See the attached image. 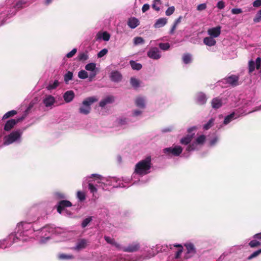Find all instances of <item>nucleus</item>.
<instances>
[{"instance_id":"obj_1","label":"nucleus","mask_w":261,"mask_h":261,"mask_svg":"<svg viewBox=\"0 0 261 261\" xmlns=\"http://www.w3.org/2000/svg\"><path fill=\"white\" fill-rule=\"evenodd\" d=\"M193 135L188 134L180 139V143L182 145H187L182 153L183 148L178 145L164 148V152L168 155L178 156L181 154V157L184 158L190 157V152L201 149L206 141V136L203 134L198 133L193 140Z\"/></svg>"},{"instance_id":"obj_2","label":"nucleus","mask_w":261,"mask_h":261,"mask_svg":"<svg viewBox=\"0 0 261 261\" xmlns=\"http://www.w3.org/2000/svg\"><path fill=\"white\" fill-rule=\"evenodd\" d=\"M33 231L32 225L28 222L18 223L15 232L10 233L6 239L0 240V248H7L14 243L27 241Z\"/></svg>"},{"instance_id":"obj_3","label":"nucleus","mask_w":261,"mask_h":261,"mask_svg":"<svg viewBox=\"0 0 261 261\" xmlns=\"http://www.w3.org/2000/svg\"><path fill=\"white\" fill-rule=\"evenodd\" d=\"M151 161V157L147 156L136 164L134 171L131 177V180L133 181L132 184H136L138 182L141 184L145 182L140 178L150 172Z\"/></svg>"},{"instance_id":"obj_4","label":"nucleus","mask_w":261,"mask_h":261,"mask_svg":"<svg viewBox=\"0 0 261 261\" xmlns=\"http://www.w3.org/2000/svg\"><path fill=\"white\" fill-rule=\"evenodd\" d=\"M34 229L32 233L29 236L28 239L33 237V233H35V235L40 238L39 242L41 244L46 243L53 235H59L61 234L62 229L60 228H56L51 225H46L41 229H36L34 224L33 225L29 223Z\"/></svg>"},{"instance_id":"obj_5","label":"nucleus","mask_w":261,"mask_h":261,"mask_svg":"<svg viewBox=\"0 0 261 261\" xmlns=\"http://www.w3.org/2000/svg\"><path fill=\"white\" fill-rule=\"evenodd\" d=\"M27 2V0H6L7 14H4L3 12H0L1 24L5 23L7 18L14 15L18 10L24 7Z\"/></svg>"},{"instance_id":"obj_6","label":"nucleus","mask_w":261,"mask_h":261,"mask_svg":"<svg viewBox=\"0 0 261 261\" xmlns=\"http://www.w3.org/2000/svg\"><path fill=\"white\" fill-rule=\"evenodd\" d=\"M89 177H94L96 186L101 187L102 189H106L107 186L114 188H125L126 186L123 183H120V179L116 177L105 178L98 174H92Z\"/></svg>"},{"instance_id":"obj_7","label":"nucleus","mask_w":261,"mask_h":261,"mask_svg":"<svg viewBox=\"0 0 261 261\" xmlns=\"http://www.w3.org/2000/svg\"><path fill=\"white\" fill-rule=\"evenodd\" d=\"M98 100L95 96L88 97L85 98L80 106L79 112L83 115H88L91 110V105Z\"/></svg>"},{"instance_id":"obj_8","label":"nucleus","mask_w":261,"mask_h":261,"mask_svg":"<svg viewBox=\"0 0 261 261\" xmlns=\"http://www.w3.org/2000/svg\"><path fill=\"white\" fill-rule=\"evenodd\" d=\"M153 247L151 248L152 251H148V254L146 256L143 255H127L125 257H119L117 259V261H143L144 259L150 258L153 257L158 252V251H154Z\"/></svg>"},{"instance_id":"obj_9","label":"nucleus","mask_w":261,"mask_h":261,"mask_svg":"<svg viewBox=\"0 0 261 261\" xmlns=\"http://www.w3.org/2000/svg\"><path fill=\"white\" fill-rule=\"evenodd\" d=\"M23 130L17 129L13 131L9 135L6 136L4 139V144L9 145L14 143H20L21 141V136Z\"/></svg>"},{"instance_id":"obj_10","label":"nucleus","mask_w":261,"mask_h":261,"mask_svg":"<svg viewBox=\"0 0 261 261\" xmlns=\"http://www.w3.org/2000/svg\"><path fill=\"white\" fill-rule=\"evenodd\" d=\"M246 114L240 109H236L232 111L230 113L225 115L224 117V120L222 125H227L233 120L245 115Z\"/></svg>"},{"instance_id":"obj_11","label":"nucleus","mask_w":261,"mask_h":261,"mask_svg":"<svg viewBox=\"0 0 261 261\" xmlns=\"http://www.w3.org/2000/svg\"><path fill=\"white\" fill-rule=\"evenodd\" d=\"M239 77L236 75H229L217 82V85L226 87L228 85L236 86L238 85Z\"/></svg>"},{"instance_id":"obj_12","label":"nucleus","mask_w":261,"mask_h":261,"mask_svg":"<svg viewBox=\"0 0 261 261\" xmlns=\"http://www.w3.org/2000/svg\"><path fill=\"white\" fill-rule=\"evenodd\" d=\"M85 68L86 70L90 71L89 81H92L98 72V69L96 67V64L94 63H88L85 66Z\"/></svg>"},{"instance_id":"obj_13","label":"nucleus","mask_w":261,"mask_h":261,"mask_svg":"<svg viewBox=\"0 0 261 261\" xmlns=\"http://www.w3.org/2000/svg\"><path fill=\"white\" fill-rule=\"evenodd\" d=\"M90 176H88L85 178V180L84 182L87 181L88 183V189L90 191V193L92 194L93 195V199L95 200L97 199L99 197V195H98L97 191V189L96 188V187L92 183V180H90L89 179L92 178V177H89Z\"/></svg>"},{"instance_id":"obj_14","label":"nucleus","mask_w":261,"mask_h":261,"mask_svg":"<svg viewBox=\"0 0 261 261\" xmlns=\"http://www.w3.org/2000/svg\"><path fill=\"white\" fill-rule=\"evenodd\" d=\"M147 56L153 60H159L161 58V51L155 47H151L147 53Z\"/></svg>"},{"instance_id":"obj_15","label":"nucleus","mask_w":261,"mask_h":261,"mask_svg":"<svg viewBox=\"0 0 261 261\" xmlns=\"http://www.w3.org/2000/svg\"><path fill=\"white\" fill-rule=\"evenodd\" d=\"M134 103L137 107L144 110L146 106V98L141 95L138 96L136 97Z\"/></svg>"},{"instance_id":"obj_16","label":"nucleus","mask_w":261,"mask_h":261,"mask_svg":"<svg viewBox=\"0 0 261 261\" xmlns=\"http://www.w3.org/2000/svg\"><path fill=\"white\" fill-rule=\"evenodd\" d=\"M24 118V117L22 116L17 119H12L7 121L5 125L4 129L6 131L10 130L14 126L16 123L22 121Z\"/></svg>"},{"instance_id":"obj_17","label":"nucleus","mask_w":261,"mask_h":261,"mask_svg":"<svg viewBox=\"0 0 261 261\" xmlns=\"http://www.w3.org/2000/svg\"><path fill=\"white\" fill-rule=\"evenodd\" d=\"M140 247V244L137 242H134L129 244L127 246H125L124 252H134L138 251Z\"/></svg>"},{"instance_id":"obj_18","label":"nucleus","mask_w":261,"mask_h":261,"mask_svg":"<svg viewBox=\"0 0 261 261\" xmlns=\"http://www.w3.org/2000/svg\"><path fill=\"white\" fill-rule=\"evenodd\" d=\"M55 102V98L51 95H45L43 99V103L47 108L52 107Z\"/></svg>"},{"instance_id":"obj_19","label":"nucleus","mask_w":261,"mask_h":261,"mask_svg":"<svg viewBox=\"0 0 261 261\" xmlns=\"http://www.w3.org/2000/svg\"><path fill=\"white\" fill-rule=\"evenodd\" d=\"M71 203L68 200L60 201L57 206V211L59 213L61 214L64 208L67 207L71 206Z\"/></svg>"},{"instance_id":"obj_20","label":"nucleus","mask_w":261,"mask_h":261,"mask_svg":"<svg viewBox=\"0 0 261 261\" xmlns=\"http://www.w3.org/2000/svg\"><path fill=\"white\" fill-rule=\"evenodd\" d=\"M196 102L200 105L205 104L207 101L206 95L203 92L197 93L196 95Z\"/></svg>"},{"instance_id":"obj_21","label":"nucleus","mask_w":261,"mask_h":261,"mask_svg":"<svg viewBox=\"0 0 261 261\" xmlns=\"http://www.w3.org/2000/svg\"><path fill=\"white\" fill-rule=\"evenodd\" d=\"M224 103L222 98L220 97L214 98L211 101L212 107L214 109L220 108Z\"/></svg>"},{"instance_id":"obj_22","label":"nucleus","mask_w":261,"mask_h":261,"mask_svg":"<svg viewBox=\"0 0 261 261\" xmlns=\"http://www.w3.org/2000/svg\"><path fill=\"white\" fill-rule=\"evenodd\" d=\"M172 247L178 248V250L175 252L174 258L178 259L180 257L182 252H183V247L181 244H175L174 245H169L167 247L172 249Z\"/></svg>"},{"instance_id":"obj_23","label":"nucleus","mask_w":261,"mask_h":261,"mask_svg":"<svg viewBox=\"0 0 261 261\" xmlns=\"http://www.w3.org/2000/svg\"><path fill=\"white\" fill-rule=\"evenodd\" d=\"M110 39V35L107 32H98L96 36V40H102L105 41H108Z\"/></svg>"},{"instance_id":"obj_24","label":"nucleus","mask_w":261,"mask_h":261,"mask_svg":"<svg viewBox=\"0 0 261 261\" xmlns=\"http://www.w3.org/2000/svg\"><path fill=\"white\" fill-rule=\"evenodd\" d=\"M207 33L211 37L213 38L218 37L221 33V27L218 26L209 29Z\"/></svg>"},{"instance_id":"obj_25","label":"nucleus","mask_w":261,"mask_h":261,"mask_svg":"<svg viewBox=\"0 0 261 261\" xmlns=\"http://www.w3.org/2000/svg\"><path fill=\"white\" fill-rule=\"evenodd\" d=\"M139 20L135 17H132L128 19L127 25L132 29H135L139 25Z\"/></svg>"},{"instance_id":"obj_26","label":"nucleus","mask_w":261,"mask_h":261,"mask_svg":"<svg viewBox=\"0 0 261 261\" xmlns=\"http://www.w3.org/2000/svg\"><path fill=\"white\" fill-rule=\"evenodd\" d=\"M75 96L74 93L72 90L66 91L63 95V98L65 101L67 103L72 101Z\"/></svg>"},{"instance_id":"obj_27","label":"nucleus","mask_w":261,"mask_h":261,"mask_svg":"<svg viewBox=\"0 0 261 261\" xmlns=\"http://www.w3.org/2000/svg\"><path fill=\"white\" fill-rule=\"evenodd\" d=\"M167 21L168 19L165 17L160 18L156 20L153 27L156 29L163 27L167 24Z\"/></svg>"},{"instance_id":"obj_28","label":"nucleus","mask_w":261,"mask_h":261,"mask_svg":"<svg viewBox=\"0 0 261 261\" xmlns=\"http://www.w3.org/2000/svg\"><path fill=\"white\" fill-rule=\"evenodd\" d=\"M143 109H134L132 111L130 117L136 120L142 117L143 113Z\"/></svg>"},{"instance_id":"obj_29","label":"nucleus","mask_w":261,"mask_h":261,"mask_svg":"<svg viewBox=\"0 0 261 261\" xmlns=\"http://www.w3.org/2000/svg\"><path fill=\"white\" fill-rule=\"evenodd\" d=\"M88 244L87 240L85 239H81L77 241L74 249L76 250L83 249L87 246Z\"/></svg>"},{"instance_id":"obj_30","label":"nucleus","mask_w":261,"mask_h":261,"mask_svg":"<svg viewBox=\"0 0 261 261\" xmlns=\"http://www.w3.org/2000/svg\"><path fill=\"white\" fill-rule=\"evenodd\" d=\"M110 78L114 82H119L122 79V75L119 72L114 71L111 72Z\"/></svg>"},{"instance_id":"obj_31","label":"nucleus","mask_w":261,"mask_h":261,"mask_svg":"<svg viewBox=\"0 0 261 261\" xmlns=\"http://www.w3.org/2000/svg\"><path fill=\"white\" fill-rule=\"evenodd\" d=\"M185 246L186 247L187 252V254H191L192 255L195 254L196 253V248L194 245V244L192 243H187L185 244Z\"/></svg>"},{"instance_id":"obj_32","label":"nucleus","mask_w":261,"mask_h":261,"mask_svg":"<svg viewBox=\"0 0 261 261\" xmlns=\"http://www.w3.org/2000/svg\"><path fill=\"white\" fill-rule=\"evenodd\" d=\"M203 43L206 45H207L208 46H214L216 44V41L214 39V38L210 36V37H205L203 39Z\"/></svg>"},{"instance_id":"obj_33","label":"nucleus","mask_w":261,"mask_h":261,"mask_svg":"<svg viewBox=\"0 0 261 261\" xmlns=\"http://www.w3.org/2000/svg\"><path fill=\"white\" fill-rule=\"evenodd\" d=\"M130 83L132 86L135 89L139 88L140 86V80L135 77L130 78Z\"/></svg>"},{"instance_id":"obj_34","label":"nucleus","mask_w":261,"mask_h":261,"mask_svg":"<svg viewBox=\"0 0 261 261\" xmlns=\"http://www.w3.org/2000/svg\"><path fill=\"white\" fill-rule=\"evenodd\" d=\"M113 101V98L112 97H107L105 99L101 100L99 102V106L104 107L107 104L111 103Z\"/></svg>"},{"instance_id":"obj_35","label":"nucleus","mask_w":261,"mask_h":261,"mask_svg":"<svg viewBox=\"0 0 261 261\" xmlns=\"http://www.w3.org/2000/svg\"><path fill=\"white\" fill-rule=\"evenodd\" d=\"M59 85V82L58 80H55L54 82H50L47 87V89L49 90L56 89Z\"/></svg>"},{"instance_id":"obj_36","label":"nucleus","mask_w":261,"mask_h":261,"mask_svg":"<svg viewBox=\"0 0 261 261\" xmlns=\"http://www.w3.org/2000/svg\"><path fill=\"white\" fill-rule=\"evenodd\" d=\"M253 239L249 243V245L251 248H255L260 245L261 243L259 240L255 238Z\"/></svg>"},{"instance_id":"obj_37","label":"nucleus","mask_w":261,"mask_h":261,"mask_svg":"<svg viewBox=\"0 0 261 261\" xmlns=\"http://www.w3.org/2000/svg\"><path fill=\"white\" fill-rule=\"evenodd\" d=\"M130 65L134 70H139L141 69L142 67L141 64L137 63L134 61H130Z\"/></svg>"},{"instance_id":"obj_38","label":"nucleus","mask_w":261,"mask_h":261,"mask_svg":"<svg viewBox=\"0 0 261 261\" xmlns=\"http://www.w3.org/2000/svg\"><path fill=\"white\" fill-rule=\"evenodd\" d=\"M183 62L186 64H189L192 61V56L190 54H184L182 56Z\"/></svg>"},{"instance_id":"obj_39","label":"nucleus","mask_w":261,"mask_h":261,"mask_svg":"<svg viewBox=\"0 0 261 261\" xmlns=\"http://www.w3.org/2000/svg\"><path fill=\"white\" fill-rule=\"evenodd\" d=\"M214 118L210 119L208 121L203 125V128L204 130H208L210 129L214 125Z\"/></svg>"},{"instance_id":"obj_40","label":"nucleus","mask_w":261,"mask_h":261,"mask_svg":"<svg viewBox=\"0 0 261 261\" xmlns=\"http://www.w3.org/2000/svg\"><path fill=\"white\" fill-rule=\"evenodd\" d=\"M78 77L81 79H86L89 78V75L87 71L82 70L79 72Z\"/></svg>"},{"instance_id":"obj_41","label":"nucleus","mask_w":261,"mask_h":261,"mask_svg":"<svg viewBox=\"0 0 261 261\" xmlns=\"http://www.w3.org/2000/svg\"><path fill=\"white\" fill-rule=\"evenodd\" d=\"M17 114L15 110H11L7 112L3 117V119H6L9 117H13Z\"/></svg>"},{"instance_id":"obj_42","label":"nucleus","mask_w":261,"mask_h":261,"mask_svg":"<svg viewBox=\"0 0 261 261\" xmlns=\"http://www.w3.org/2000/svg\"><path fill=\"white\" fill-rule=\"evenodd\" d=\"M76 197L79 201H83L86 199V195L85 193L82 191H77L76 194Z\"/></svg>"},{"instance_id":"obj_43","label":"nucleus","mask_w":261,"mask_h":261,"mask_svg":"<svg viewBox=\"0 0 261 261\" xmlns=\"http://www.w3.org/2000/svg\"><path fill=\"white\" fill-rule=\"evenodd\" d=\"M161 4V0H154L152 7L155 10L159 11L160 10L159 6Z\"/></svg>"},{"instance_id":"obj_44","label":"nucleus","mask_w":261,"mask_h":261,"mask_svg":"<svg viewBox=\"0 0 261 261\" xmlns=\"http://www.w3.org/2000/svg\"><path fill=\"white\" fill-rule=\"evenodd\" d=\"M261 254V248L251 253L248 257V259L250 260L255 258Z\"/></svg>"},{"instance_id":"obj_45","label":"nucleus","mask_w":261,"mask_h":261,"mask_svg":"<svg viewBox=\"0 0 261 261\" xmlns=\"http://www.w3.org/2000/svg\"><path fill=\"white\" fill-rule=\"evenodd\" d=\"M73 73L71 71H68L64 75L65 82L67 84L68 82L72 80Z\"/></svg>"},{"instance_id":"obj_46","label":"nucleus","mask_w":261,"mask_h":261,"mask_svg":"<svg viewBox=\"0 0 261 261\" xmlns=\"http://www.w3.org/2000/svg\"><path fill=\"white\" fill-rule=\"evenodd\" d=\"M134 44L135 45L143 44L144 43V40L141 37H136L134 38Z\"/></svg>"},{"instance_id":"obj_47","label":"nucleus","mask_w":261,"mask_h":261,"mask_svg":"<svg viewBox=\"0 0 261 261\" xmlns=\"http://www.w3.org/2000/svg\"><path fill=\"white\" fill-rule=\"evenodd\" d=\"M261 21V9L258 11L255 14L254 18L253 21L255 23L259 22Z\"/></svg>"},{"instance_id":"obj_48","label":"nucleus","mask_w":261,"mask_h":261,"mask_svg":"<svg viewBox=\"0 0 261 261\" xmlns=\"http://www.w3.org/2000/svg\"><path fill=\"white\" fill-rule=\"evenodd\" d=\"M159 47L163 50H167L169 49L170 45L169 43H160Z\"/></svg>"},{"instance_id":"obj_49","label":"nucleus","mask_w":261,"mask_h":261,"mask_svg":"<svg viewBox=\"0 0 261 261\" xmlns=\"http://www.w3.org/2000/svg\"><path fill=\"white\" fill-rule=\"evenodd\" d=\"M219 138L218 136H215L210 140L209 144L211 146H214L218 142Z\"/></svg>"},{"instance_id":"obj_50","label":"nucleus","mask_w":261,"mask_h":261,"mask_svg":"<svg viewBox=\"0 0 261 261\" xmlns=\"http://www.w3.org/2000/svg\"><path fill=\"white\" fill-rule=\"evenodd\" d=\"M248 68L249 73L253 72L255 68V62L252 60L250 61L248 63Z\"/></svg>"},{"instance_id":"obj_51","label":"nucleus","mask_w":261,"mask_h":261,"mask_svg":"<svg viewBox=\"0 0 261 261\" xmlns=\"http://www.w3.org/2000/svg\"><path fill=\"white\" fill-rule=\"evenodd\" d=\"M58 257L60 259H70L73 258L72 255H67L65 254H60L59 255Z\"/></svg>"},{"instance_id":"obj_52","label":"nucleus","mask_w":261,"mask_h":261,"mask_svg":"<svg viewBox=\"0 0 261 261\" xmlns=\"http://www.w3.org/2000/svg\"><path fill=\"white\" fill-rule=\"evenodd\" d=\"M92 221V217H89L85 219L82 223V227L83 228L86 227L88 224Z\"/></svg>"},{"instance_id":"obj_53","label":"nucleus","mask_w":261,"mask_h":261,"mask_svg":"<svg viewBox=\"0 0 261 261\" xmlns=\"http://www.w3.org/2000/svg\"><path fill=\"white\" fill-rule=\"evenodd\" d=\"M117 123L121 126H124L127 124V121L126 118H121L117 120Z\"/></svg>"},{"instance_id":"obj_54","label":"nucleus","mask_w":261,"mask_h":261,"mask_svg":"<svg viewBox=\"0 0 261 261\" xmlns=\"http://www.w3.org/2000/svg\"><path fill=\"white\" fill-rule=\"evenodd\" d=\"M175 11V8L174 6L169 7L166 11L165 14L167 16L171 15Z\"/></svg>"},{"instance_id":"obj_55","label":"nucleus","mask_w":261,"mask_h":261,"mask_svg":"<svg viewBox=\"0 0 261 261\" xmlns=\"http://www.w3.org/2000/svg\"><path fill=\"white\" fill-rule=\"evenodd\" d=\"M108 52V50L106 48H103L101 49L100 51L97 54L98 58H102L104 56H105Z\"/></svg>"},{"instance_id":"obj_56","label":"nucleus","mask_w":261,"mask_h":261,"mask_svg":"<svg viewBox=\"0 0 261 261\" xmlns=\"http://www.w3.org/2000/svg\"><path fill=\"white\" fill-rule=\"evenodd\" d=\"M79 59L80 60H86L88 59V56L86 53H82L79 54Z\"/></svg>"},{"instance_id":"obj_57","label":"nucleus","mask_w":261,"mask_h":261,"mask_svg":"<svg viewBox=\"0 0 261 261\" xmlns=\"http://www.w3.org/2000/svg\"><path fill=\"white\" fill-rule=\"evenodd\" d=\"M113 246H115L117 250H121L123 251V249L125 248V246H123L121 244L118 243L116 242H114V243L113 244Z\"/></svg>"},{"instance_id":"obj_58","label":"nucleus","mask_w":261,"mask_h":261,"mask_svg":"<svg viewBox=\"0 0 261 261\" xmlns=\"http://www.w3.org/2000/svg\"><path fill=\"white\" fill-rule=\"evenodd\" d=\"M206 7L205 3L201 4L197 6V10L199 11H201L204 10L206 8Z\"/></svg>"},{"instance_id":"obj_59","label":"nucleus","mask_w":261,"mask_h":261,"mask_svg":"<svg viewBox=\"0 0 261 261\" xmlns=\"http://www.w3.org/2000/svg\"><path fill=\"white\" fill-rule=\"evenodd\" d=\"M76 51L77 49L76 48L72 49L71 51L67 54L66 57L68 58L72 57L76 54Z\"/></svg>"},{"instance_id":"obj_60","label":"nucleus","mask_w":261,"mask_h":261,"mask_svg":"<svg viewBox=\"0 0 261 261\" xmlns=\"http://www.w3.org/2000/svg\"><path fill=\"white\" fill-rule=\"evenodd\" d=\"M225 3L223 1H219L217 4V7L219 9H223L225 7Z\"/></svg>"},{"instance_id":"obj_61","label":"nucleus","mask_w":261,"mask_h":261,"mask_svg":"<svg viewBox=\"0 0 261 261\" xmlns=\"http://www.w3.org/2000/svg\"><path fill=\"white\" fill-rule=\"evenodd\" d=\"M105 240L108 243L112 245H113L114 242L115 241L113 239L107 236L105 237Z\"/></svg>"},{"instance_id":"obj_62","label":"nucleus","mask_w":261,"mask_h":261,"mask_svg":"<svg viewBox=\"0 0 261 261\" xmlns=\"http://www.w3.org/2000/svg\"><path fill=\"white\" fill-rule=\"evenodd\" d=\"M231 11L233 14H238L242 12V10L240 8H233Z\"/></svg>"},{"instance_id":"obj_63","label":"nucleus","mask_w":261,"mask_h":261,"mask_svg":"<svg viewBox=\"0 0 261 261\" xmlns=\"http://www.w3.org/2000/svg\"><path fill=\"white\" fill-rule=\"evenodd\" d=\"M252 6L255 8L261 6V0H255L252 3Z\"/></svg>"},{"instance_id":"obj_64","label":"nucleus","mask_w":261,"mask_h":261,"mask_svg":"<svg viewBox=\"0 0 261 261\" xmlns=\"http://www.w3.org/2000/svg\"><path fill=\"white\" fill-rule=\"evenodd\" d=\"M253 238L257 239L261 243V232L254 234Z\"/></svg>"}]
</instances>
